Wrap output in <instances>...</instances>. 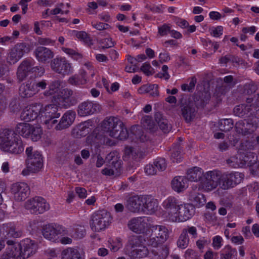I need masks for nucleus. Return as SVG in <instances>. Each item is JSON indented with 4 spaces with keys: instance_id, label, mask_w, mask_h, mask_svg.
Instances as JSON below:
<instances>
[{
    "instance_id": "nucleus-22",
    "label": "nucleus",
    "mask_w": 259,
    "mask_h": 259,
    "mask_svg": "<svg viewBox=\"0 0 259 259\" xmlns=\"http://www.w3.org/2000/svg\"><path fill=\"white\" fill-rule=\"evenodd\" d=\"M75 116L76 114L74 111H67L64 114L58 124H56L55 129L62 130L68 128L74 121Z\"/></svg>"
},
{
    "instance_id": "nucleus-26",
    "label": "nucleus",
    "mask_w": 259,
    "mask_h": 259,
    "mask_svg": "<svg viewBox=\"0 0 259 259\" xmlns=\"http://www.w3.org/2000/svg\"><path fill=\"white\" fill-rule=\"evenodd\" d=\"M33 85V81L28 80L25 83H23L19 88V95L23 98H30L35 94Z\"/></svg>"
},
{
    "instance_id": "nucleus-42",
    "label": "nucleus",
    "mask_w": 259,
    "mask_h": 259,
    "mask_svg": "<svg viewBox=\"0 0 259 259\" xmlns=\"http://www.w3.org/2000/svg\"><path fill=\"white\" fill-rule=\"evenodd\" d=\"M171 160L174 162H180L182 161L181 147L179 144L175 145L172 149Z\"/></svg>"
},
{
    "instance_id": "nucleus-50",
    "label": "nucleus",
    "mask_w": 259,
    "mask_h": 259,
    "mask_svg": "<svg viewBox=\"0 0 259 259\" xmlns=\"http://www.w3.org/2000/svg\"><path fill=\"white\" fill-rule=\"evenodd\" d=\"M9 108L11 112L13 113L19 111L21 109V106L19 100L15 98L13 99L10 103Z\"/></svg>"
},
{
    "instance_id": "nucleus-63",
    "label": "nucleus",
    "mask_w": 259,
    "mask_h": 259,
    "mask_svg": "<svg viewBox=\"0 0 259 259\" xmlns=\"http://www.w3.org/2000/svg\"><path fill=\"white\" fill-rule=\"evenodd\" d=\"M223 27L222 26H218L213 28L210 32L211 34L214 37H219L223 34Z\"/></svg>"
},
{
    "instance_id": "nucleus-30",
    "label": "nucleus",
    "mask_w": 259,
    "mask_h": 259,
    "mask_svg": "<svg viewBox=\"0 0 259 259\" xmlns=\"http://www.w3.org/2000/svg\"><path fill=\"white\" fill-rule=\"evenodd\" d=\"M154 117L155 120L159 126V128L164 133H167L170 131L171 127L170 125L168 124L167 119L165 118L161 113H155Z\"/></svg>"
},
{
    "instance_id": "nucleus-24",
    "label": "nucleus",
    "mask_w": 259,
    "mask_h": 259,
    "mask_svg": "<svg viewBox=\"0 0 259 259\" xmlns=\"http://www.w3.org/2000/svg\"><path fill=\"white\" fill-rule=\"evenodd\" d=\"M73 94V91L67 88L63 89L61 92V95L63 98V106L65 108L73 106L77 103L76 99L72 97Z\"/></svg>"
},
{
    "instance_id": "nucleus-41",
    "label": "nucleus",
    "mask_w": 259,
    "mask_h": 259,
    "mask_svg": "<svg viewBox=\"0 0 259 259\" xmlns=\"http://www.w3.org/2000/svg\"><path fill=\"white\" fill-rule=\"evenodd\" d=\"M30 129V134L27 138L30 139L34 142L38 141L41 138L42 134L41 128L31 125Z\"/></svg>"
},
{
    "instance_id": "nucleus-54",
    "label": "nucleus",
    "mask_w": 259,
    "mask_h": 259,
    "mask_svg": "<svg viewBox=\"0 0 259 259\" xmlns=\"http://www.w3.org/2000/svg\"><path fill=\"white\" fill-rule=\"evenodd\" d=\"M68 82L72 85H78L84 84L86 82V79L82 81L78 76L74 75L69 78Z\"/></svg>"
},
{
    "instance_id": "nucleus-21",
    "label": "nucleus",
    "mask_w": 259,
    "mask_h": 259,
    "mask_svg": "<svg viewBox=\"0 0 259 259\" xmlns=\"http://www.w3.org/2000/svg\"><path fill=\"white\" fill-rule=\"evenodd\" d=\"M146 225V222L142 217L132 218L127 223L128 229L133 232L138 234L144 232Z\"/></svg>"
},
{
    "instance_id": "nucleus-25",
    "label": "nucleus",
    "mask_w": 259,
    "mask_h": 259,
    "mask_svg": "<svg viewBox=\"0 0 259 259\" xmlns=\"http://www.w3.org/2000/svg\"><path fill=\"white\" fill-rule=\"evenodd\" d=\"M5 151L9 152L13 154H20L24 151V145L19 136L17 135L13 140V142L8 146Z\"/></svg>"
},
{
    "instance_id": "nucleus-28",
    "label": "nucleus",
    "mask_w": 259,
    "mask_h": 259,
    "mask_svg": "<svg viewBox=\"0 0 259 259\" xmlns=\"http://www.w3.org/2000/svg\"><path fill=\"white\" fill-rule=\"evenodd\" d=\"M253 125L248 122L245 123V120H240L237 122L235 125V130L237 133L244 136L251 134L254 130L251 128Z\"/></svg>"
},
{
    "instance_id": "nucleus-29",
    "label": "nucleus",
    "mask_w": 259,
    "mask_h": 259,
    "mask_svg": "<svg viewBox=\"0 0 259 259\" xmlns=\"http://www.w3.org/2000/svg\"><path fill=\"white\" fill-rule=\"evenodd\" d=\"M203 171L201 168L194 167L188 170L186 179L187 181L189 180L192 182L201 181L202 184V179L203 178Z\"/></svg>"
},
{
    "instance_id": "nucleus-18",
    "label": "nucleus",
    "mask_w": 259,
    "mask_h": 259,
    "mask_svg": "<svg viewBox=\"0 0 259 259\" xmlns=\"http://www.w3.org/2000/svg\"><path fill=\"white\" fill-rule=\"evenodd\" d=\"M17 136V134L12 130L6 128L0 130V146L1 148L5 151Z\"/></svg>"
},
{
    "instance_id": "nucleus-40",
    "label": "nucleus",
    "mask_w": 259,
    "mask_h": 259,
    "mask_svg": "<svg viewBox=\"0 0 259 259\" xmlns=\"http://www.w3.org/2000/svg\"><path fill=\"white\" fill-rule=\"evenodd\" d=\"M144 241H145V239L142 235H133L130 237L128 240L129 244L132 248L144 245Z\"/></svg>"
},
{
    "instance_id": "nucleus-16",
    "label": "nucleus",
    "mask_w": 259,
    "mask_h": 259,
    "mask_svg": "<svg viewBox=\"0 0 259 259\" xmlns=\"http://www.w3.org/2000/svg\"><path fill=\"white\" fill-rule=\"evenodd\" d=\"M143 212L152 214L154 213L158 210V201L152 196L149 195H143Z\"/></svg>"
},
{
    "instance_id": "nucleus-48",
    "label": "nucleus",
    "mask_w": 259,
    "mask_h": 259,
    "mask_svg": "<svg viewBox=\"0 0 259 259\" xmlns=\"http://www.w3.org/2000/svg\"><path fill=\"white\" fill-rule=\"evenodd\" d=\"M141 123L145 128L150 130H153L155 126L154 123L151 117L149 116H145L141 120Z\"/></svg>"
},
{
    "instance_id": "nucleus-45",
    "label": "nucleus",
    "mask_w": 259,
    "mask_h": 259,
    "mask_svg": "<svg viewBox=\"0 0 259 259\" xmlns=\"http://www.w3.org/2000/svg\"><path fill=\"white\" fill-rule=\"evenodd\" d=\"M189 239L186 231H182L178 241L177 245L181 248H186L188 244Z\"/></svg>"
},
{
    "instance_id": "nucleus-2",
    "label": "nucleus",
    "mask_w": 259,
    "mask_h": 259,
    "mask_svg": "<svg viewBox=\"0 0 259 259\" xmlns=\"http://www.w3.org/2000/svg\"><path fill=\"white\" fill-rule=\"evenodd\" d=\"M27 158L26 160L27 168L23 169L22 174L27 176L29 172L35 173L39 171L43 166V159L41 154L37 151H33L32 147L26 149Z\"/></svg>"
},
{
    "instance_id": "nucleus-38",
    "label": "nucleus",
    "mask_w": 259,
    "mask_h": 259,
    "mask_svg": "<svg viewBox=\"0 0 259 259\" xmlns=\"http://www.w3.org/2000/svg\"><path fill=\"white\" fill-rule=\"evenodd\" d=\"M148 253V249L144 245L135 248L131 252V256L133 258H143L147 256Z\"/></svg>"
},
{
    "instance_id": "nucleus-23",
    "label": "nucleus",
    "mask_w": 259,
    "mask_h": 259,
    "mask_svg": "<svg viewBox=\"0 0 259 259\" xmlns=\"http://www.w3.org/2000/svg\"><path fill=\"white\" fill-rule=\"evenodd\" d=\"M45 113L46 119L58 118L61 113V108L56 104H49L45 106L44 109H41V113Z\"/></svg>"
},
{
    "instance_id": "nucleus-59",
    "label": "nucleus",
    "mask_w": 259,
    "mask_h": 259,
    "mask_svg": "<svg viewBox=\"0 0 259 259\" xmlns=\"http://www.w3.org/2000/svg\"><path fill=\"white\" fill-rule=\"evenodd\" d=\"M170 27L166 24L158 27V33L161 36L167 35L168 32H170Z\"/></svg>"
},
{
    "instance_id": "nucleus-37",
    "label": "nucleus",
    "mask_w": 259,
    "mask_h": 259,
    "mask_svg": "<svg viewBox=\"0 0 259 259\" xmlns=\"http://www.w3.org/2000/svg\"><path fill=\"white\" fill-rule=\"evenodd\" d=\"M250 111L251 105L245 104L237 105L234 108V114L239 117H243L247 115Z\"/></svg>"
},
{
    "instance_id": "nucleus-6",
    "label": "nucleus",
    "mask_w": 259,
    "mask_h": 259,
    "mask_svg": "<svg viewBox=\"0 0 259 259\" xmlns=\"http://www.w3.org/2000/svg\"><path fill=\"white\" fill-rule=\"evenodd\" d=\"M223 175L221 172L217 170L207 172L202 179V186L207 191H211L222 183Z\"/></svg>"
},
{
    "instance_id": "nucleus-33",
    "label": "nucleus",
    "mask_w": 259,
    "mask_h": 259,
    "mask_svg": "<svg viewBox=\"0 0 259 259\" xmlns=\"http://www.w3.org/2000/svg\"><path fill=\"white\" fill-rule=\"evenodd\" d=\"M210 95L208 93H201V95H196L194 97V106L197 108H203L208 103Z\"/></svg>"
},
{
    "instance_id": "nucleus-55",
    "label": "nucleus",
    "mask_w": 259,
    "mask_h": 259,
    "mask_svg": "<svg viewBox=\"0 0 259 259\" xmlns=\"http://www.w3.org/2000/svg\"><path fill=\"white\" fill-rule=\"evenodd\" d=\"M256 145L254 142L246 140L241 144V148L245 150H253Z\"/></svg>"
},
{
    "instance_id": "nucleus-61",
    "label": "nucleus",
    "mask_w": 259,
    "mask_h": 259,
    "mask_svg": "<svg viewBox=\"0 0 259 259\" xmlns=\"http://www.w3.org/2000/svg\"><path fill=\"white\" fill-rule=\"evenodd\" d=\"M169 254V249L167 246L163 245L160 248V251L158 253L160 259H165Z\"/></svg>"
},
{
    "instance_id": "nucleus-52",
    "label": "nucleus",
    "mask_w": 259,
    "mask_h": 259,
    "mask_svg": "<svg viewBox=\"0 0 259 259\" xmlns=\"http://www.w3.org/2000/svg\"><path fill=\"white\" fill-rule=\"evenodd\" d=\"M156 238H157L156 236H153V232H152L149 238H147V245L153 247H158L159 244L162 243L159 239H156Z\"/></svg>"
},
{
    "instance_id": "nucleus-20",
    "label": "nucleus",
    "mask_w": 259,
    "mask_h": 259,
    "mask_svg": "<svg viewBox=\"0 0 259 259\" xmlns=\"http://www.w3.org/2000/svg\"><path fill=\"white\" fill-rule=\"evenodd\" d=\"M34 53L37 60L44 63L49 62L54 57V53L51 50L41 46L36 47Z\"/></svg>"
},
{
    "instance_id": "nucleus-8",
    "label": "nucleus",
    "mask_w": 259,
    "mask_h": 259,
    "mask_svg": "<svg viewBox=\"0 0 259 259\" xmlns=\"http://www.w3.org/2000/svg\"><path fill=\"white\" fill-rule=\"evenodd\" d=\"M194 213V208L189 204H181L176 213L170 217V221L173 222H182L190 219Z\"/></svg>"
},
{
    "instance_id": "nucleus-9",
    "label": "nucleus",
    "mask_w": 259,
    "mask_h": 259,
    "mask_svg": "<svg viewBox=\"0 0 259 259\" xmlns=\"http://www.w3.org/2000/svg\"><path fill=\"white\" fill-rule=\"evenodd\" d=\"M30 51L29 46L25 42L17 43L10 50L8 57V62L11 64L17 62L24 55Z\"/></svg>"
},
{
    "instance_id": "nucleus-57",
    "label": "nucleus",
    "mask_w": 259,
    "mask_h": 259,
    "mask_svg": "<svg viewBox=\"0 0 259 259\" xmlns=\"http://www.w3.org/2000/svg\"><path fill=\"white\" fill-rule=\"evenodd\" d=\"M28 74L22 70V66H19L17 72V77L19 82L22 81L27 77Z\"/></svg>"
},
{
    "instance_id": "nucleus-19",
    "label": "nucleus",
    "mask_w": 259,
    "mask_h": 259,
    "mask_svg": "<svg viewBox=\"0 0 259 259\" xmlns=\"http://www.w3.org/2000/svg\"><path fill=\"white\" fill-rule=\"evenodd\" d=\"M180 205L179 200L174 197H169L163 201L162 206L165 209V212L167 213V217L169 220L170 217L176 213Z\"/></svg>"
},
{
    "instance_id": "nucleus-35",
    "label": "nucleus",
    "mask_w": 259,
    "mask_h": 259,
    "mask_svg": "<svg viewBox=\"0 0 259 259\" xmlns=\"http://www.w3.org/2000/svg\"><path fill=\"white\" fill-rule=\"evenodd\" d=\"M124 154L126 156H131L133 159L137 161L142 159L145 156L144 152L132 147H126Z\"/></svg>"
},
{
    "instance_id": "nucleus-5",
    "label": "nucleus",
    "mask_w": 259,
    "mask_h": 259,
    "mask_svg": "<svg viewBox=\"0 0 259 259\" xmlns=\"http://www.w3.org/2000/svg\"><path fill=\"white\" fill-rule=\"evenodd\" d=\"M24 206L30 213L36 214L43 213L50 208V205L46 200L39 196H35L28 200L25 203Z\"/></svg>"
},
{
    "instance_id": "nucleus-34",
    "label": "nucleus",
    "mask_w": 259,
    "mask_h": 259,
    "mask_svg": "<svg viewBox=\"0 0 259 259\" xmlns=\"http://www.w3.org/2000/svg\"><path fill=\"white\" fill-rule=\"evenodd\" d=\"M62 259H82L79 251L74 248L68 247L62 251Z\"/></svg>"
},
{
    "instance_id": "nucleus-17",
    "label": "nucleus",
    "mask_w": 259,
    "mask_h": 259,
    "mask_svg": "<svg viewBox=\"0 0 259 259\" xmlns=\"http://www.w3.org/2000/svg\"><path fill=\"white\" fill-rule=\"evenodd\" d=\"M182 115L187 122H191L195 117L197 110L193 102L189 101L181 105Z\"/></svg>"
},
{
    "instance_id": "nucleus-51",
    "label": "nucleus",
    "mask_w": 259,
    "mask_h": 259,
    "mask_svg": "<svg viewBox=\"0 0 259 259\" xmlns=\"http://www.w3.org/2000/svg\"><path fill=\"white\" fill-rule=\"evenodd\" d=\"M7 259H24L21 255V251H17L13 246L7 254Z\"/></svg>"
},
{
    "instance_id": "nucleus-36",
    "label": "nucleus",
    "mask_w": 259,
    "mask_h": 259,
    "mask_svg": "<svg viewBox=\"0 0 259 259\" xmlns=\"http://www.w3.org/2000/svg\"><path fill=\"white\" fill-rule=\"evenodd\" d=\"M31 125V124L27 123H19L15 127V132L23 137L27 138L30 134Z\"/></svg>"
},
{
    "instance_id": "nucleus-31",
    "label": "nucleus",
    "mask_w": 259,
    "mask_h": 259,
    "mask_svg": "<svg viewBox=\"0 0 259 259\" xmlns=\"http://www.w3.org/2000/svg\"><path fill=\"white\" fill-rule=\"evenodd\" d=\"M189 199L193 203L194 206L197 207L203 205L205 203V199L204 195L194 190L190 192Z\"/></svg>"
},
{
    "instance_id": "nucleus-58",
    "label": "nucleus",
    "mask_w": 259,
    "mask_h": 259,
    "mask_svg": "<svg viewBox=\"0 0 259 259\" xmlns=\"http://www.w3.org/2000/svg\"><path fill=\"white\" fill-rule=\"evenodd\" d=\"M145 171L148 175H154L157 172V169L153 164H147L145 167Z\"/></svg>"
},
{
    "instance_id": "nucleus-60",
    "label": "nucleus",
    "mask_w": 259,
    "mask_h": 259,
    "mask_svg": "<svg viewBox=\"0 0 259 259\" xmlns=\"http://www.w3.org/2000/svg\"><path fill=\"white\" fill-rule=\"evenodd\" d=\"M8 234L10 236L14 238H19L22 236V232L15 227H11L9 231Z\"/></svg>"
},
{
    "instance_id": "nucleus-39",
    "label": "nucleus",
    "mask_w": 259,
    "mask_h": 259,
    "mask_svg": "<svg viewBox=\"0 0 259 259\" xmlns=\"http://www.w3.org/2000/svg\"><path fill=\"white\" fill-rule=\"evenodd\" d=\"M237 254L236 249L228 245L224 247L221 255L224 259H237Z\"/></svg>"
},
{
    "instance_id": "nucleus-46",
    "label": "nucleus",
    "mask_w": 259,
    "mask_h": 259,
    "mask_svg": "<svg viewBox=\"0 0 259 259\" xmlns=\"http://www.w3.org/2000/svg\"><path fill=\"white\" fill-rule=\"evenodd\" d=\"M224 82L227 85L224 86L222 85V87L225 88L226 92H228L231 89L233 88L237 83V80L235 79L232 75H228L224 78Z\"/></svg>"
},
{
    "instance_id": "nucleus-13",
    "label": "nucleus",
    "mask_w": 259,
    "mask_h": 259,
    "mask_svg": "<svg viewBox=\"0 0 259 259\" xmlns=\"http://www.w3.org/2000/svg\"><path fill=\"white\" fill-rule=\"evenodd\" d=\"M11 191L15 200L17 201H24L30 193L29 187L25 183L13 184L11 186Z\"/></svg>"
},
{
    "instance_id": "nucleus-44",
    "label": "nucleus",
    "mask_w": 259,
    "mask_h": 259,
    "mask_svg": "<svg viewBox=\"0 0 259 259\" xmlns=\"http://www.w3.org/2000/svg\"><path fill=\"white\" fill-rule=\"evenodd\" d=\"M105 161L109 165L112 166L116 169L119 167L120 162L118 161L117 157L114 153H110L106 157Z\"/></svg>"
},
{
    "instance_id": "nucleus-11",
    "label": "nucleus",
    "mask_w": 259,
    "mask_h": 259,
    "mask_svg": "<svg viewBox=\"0 0 259 259\" xmlns=\"http://www.w3.org/2000/svg\"><path fill=\"white\" fill-rule=\"evenodd\" d=\"M51 68L55 72L63 75H68L71 72V66L64 57H58L52 60Z\"/></svg>"
},
{
    "instance_id": "nucleus-10",
    "label": "nucleus",
    "mask_w": 259,
    "mask_h": 259,
    "mask_svg": "<svg viewBox=\"0 0 259 259\" xmlns=\"http://www.w3.org/2000/svg\"><path fill=\"white\" fill-rule=\"evenodd\" d=\"M244 177V175L239 172L224 174L222 178V184L221 187L224 190L233 188L240 184Z\"/></svg>"
},
{
    "instance_id": "nucleus-3",
    "label": "nucleus",
    "mask_w": 259,
    "mask_h": 259,
    "mask_svg": "<svg viewBox=\"0 0 259 259\" xmlns=\"http://www.w3.org/2000/svg\"><path fill=\"white\" fill-rule=\"evenodd\" d=\"M111 218L109 212L105 210L96 211L93 214L90 222L92 230L95 232L104 230L109 225Z\"/></svg>"
},
{
    "instance_id": "nucleus-53",
    "label": "nucleus",
    "mask_w": 259,
    "mask_h": 259,
    "mask_svg": "<svg viewBox=\"0 0 259 259\" xmlns=\"http://www.w3.org/2000/svg\"><path fill=\"white\" fill-rule=\"evenodd\" d=\"M33 85L34 86L35 92L36 93L40 89L42 90L45 89L47 85V83L45 80H42L39 81H33Z\"/></svg>"
},
{
    "instance_id": "nucleus-43",
    "label": "nucleus",
    "mask_w": 259,
    "mask_h": 259,
    "mask_svg": "<svg viewBox=\"0 0 259 259\" xmlns=\"http://www.w3.org/2000/svg\"><path fill=\"white\" fill-rule=\"evenodd\" d=\"M234 125L233 120L232 119H221L219 123V129L223 132H228L231 130Z\"/></svg>"
},
{
    "instance_id": "nucleus-14",
    "label": "nucleus",
    "mask_w": 259,
    "mask_h": 259,
    "mask_svg": "<svg viewBox=\"0 0 259 259\" xmlns=\"http://www.w3.org/2000/svg\"><path fill=\"white\" fill-rule=\"evenodd\" d=\"M101 106L98 103H94L87 101L80 103L78 107V114L80 116H85L92 115L101 110Z\"/></svg>"
},
{
    "instance_id": "nucleus-12",
    "label": "nucleus",
    "mask_w": 259,
    "mask_h": 259,
    "mask_svg": "<svg viewBox=\"0 0 259 259\" xmlns=\"http://www.w3.org/2000/svg\"><path fill=\"white\" fill-rule=\"evenodd\" d=\"M42 105L41 103H34L25 107L21 114V119L26 122L36 119L41 113Z\"/></svg>"
},
{
    "instance_id": "nucleus-49",
    "label": "nucleus",
    "mask_w": 259,
    "mask_h": 259,
    "mask_svg": "<svg viewBox=\"0 0 259 259\" xmlns=\"http://www.w3.org/2000/svg\"><path fill=\"white\" fill-rule=\"evenodd\" d=\"M34 61L31 59H25L23 60L19 66H22V70H24L27 74L31 72V66H33Z\"/></svg>"
},
{
    "instance_id": "nucleus-4",
    "label": "nucleus",
    "mask_w": 259,
    "mask_h": 259,
    "mask_svg": "<svg viewBox=\"0 0 259 259\" xmlns=\"http://www.w3.org/2000/svg\"><path fill=\"white\" fill-rule=\"evenodd\" d=\"M42 233L45 238L56 242L59 239V236L67 234V230L65 227L58 224H49L42 227Z\"/></svg>"
},
{
    "instance_id": "nucleus-7",
    "label": "nucleus",
    "mask_w": 259,
    "mask_h": 259,
    "mask_svg": "<svg viewBox=\"0 0 259 259\" xmlns=\"http://www.w3.org/2000/svg\"><path fill=\"white\" fill-rule=\"evenodd\" d=\"M37 246V245L34 241L26 238L19 243L15 244L13 247L17 251H21V256L24 259H26L35 253Z\"/></svg>"
},
{
    "instance_id": "nucleus-62",
    "label": "nucleus",
    "mask_w": 259,
    "mask_h": 259,
    "mask_svg": "<svg viewBox=\"0 0 259 259\" xmlns=\"http://www.w3.org/2000/svg\"><path fill=\"white\" fill-rule=\"evenodd\" d=\"M76 237L79 238H83L85 235V230L81 226H78L75 230Z\"/></svg>"
},
{
    "instance_id": "nucleus-32",
    "label": "nucleus",
    "mask_w": 259,
    "mask_h": 259,
    "mask_svg": "<svg viewBox=\"0 0 259 259\" xmlns=\"http://www.w3.org/2000/svg\"><path fill=\"white\" fill-rule=\"evenodd\" d=\"M187 179L184 177H175L171 181V186L174 190L180 192L185 189Z\"/></svg>"
},
{
    "instance_id": "nucleus-15",
    "label": "nucleus",
    "mask_w": 259,
    "mask_h": 259,
    "mask_svg": "<svg viewBox=\"0 0 259 259\" xmlns=\"http://www.w3.org/2000/svg\"><path fill=\"white\" fill-rule=\"evenodd\" d=\"M143 195L132 196L127 200L125 207L131 212H142L143 206Z\"/></svg>"
},
{
    "instance_id": "nucleus-1",
    "label": "nucleus",
    "mask_w": 259,
    "mask_h": 259,
    "mask_svg": "<svg viewBox=\"0 0 259 259\" xmlns=\"http://www.w3.org/2000/svg\"><path fill=\"white\" fill-rule=\"evenodd\" d=\"M101 130L105 136H110L120 140L126 139L128 133L123 123L117 118H106L101 123Z\"/></svg>"
},
{
    "instance_id": "nucleus-64",
    "label": "nucleus",
    "mask_w": 259,
    "mask_h": 259,
    "mask_svg": "<svg viewBox=\"0 0 259 259\" xmlns=\"http://www.w3.org/2000/svg\"><path fill=\"white\" fill-rule=\"evenodd\" d=\"M44 123L47 126L48 128H53L54 126L55 128L56 124H58V120L55 118L46 119Z\"/></svg>"
},
{
    "instance_id": "nucleus-47",
    "label": "nucleus",
    "mask_w": 259,
    "mask_h": 259,
    "mask_svg": "<svg viewBox=\"0 0 259 259\" xmlns=\"http://www.w3.org/2000/svg\"><path fill=\"white\" fill-rule=\"evenodd\" d=\"M155 168L159 171L164 170L167 166L165 159L163 158L158 157L153 162Z\"/></svg>"
},
{
    "instance_id": "nucleus-27",
    "label": "nucleus",
    "mask_w": 259,
    "mask_h": 259,
    "mask_svg": "<svg viewBox=\"0 0 259 259\" xmlns=\"http://www.w3.org/2000/svg\"><path fill=\"white\" fill-rule=\"evenodd\" d=\"M151 230L153 232V235L156 236V238L162 243L165 242L168 238V231L164 226H153Z\"/></svg>"
},
{
    "instance_id": "nucleus-56",
    "label": "nucleus",
    "mask_w": 259,
    "mask_h": 259,
    "mask_svg": "<svg viewBox=\"0 0 259 259\" xmlns=\"http://www.w3.org/2000/svg\"><path fill=\"white\" fill-rule=\"evenodd\" d=\"M100 43L103 45L102 48L104 50L113 47L114 46V43L111 38H106L103 39L101 40Z\"/></svg>"
}]
</instances>
